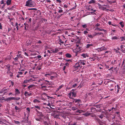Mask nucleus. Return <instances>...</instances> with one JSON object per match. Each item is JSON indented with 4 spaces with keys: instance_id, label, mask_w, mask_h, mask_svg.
Here are the masks:
<instances>
[{
    "instance_id": "1",
    "label": "nucleus",
    "mask_w": 125,
    "mask_h": 125,
    "mask_svg": "<svg viewBox=\"0 0 125 125\" xmlns=\"http://www.w3.org/2000/svg\"><path fill=\"white\" fill-rule=\"evenodd\" d=\"M25 6L30 7H34L35 6L34 2L31 0H28L26 2Z\"/></svg>"
},
{
    "instance_id": "2",
    "label": "nucleus",
    "mask_w": 125,
    "mask_h": 125,
    "mask_svg": "<svg viewBox=\"0 0 125 125\" xmlns=\"http://www.w3.org/2000/svg\"><path fill=\"white\" fill-rule=\"evenodd\" d=\"M107 49L105 47L103 46L100 48H98L96 49V50L98 52L103 51Z\"/></svg>"
},
{
    "instance_id": "3",
    "label": "nucleus",
    "mask_w": 125,
    "mask_h": 125,
    "mask_svg": "<svg viewBox=\"0 0 125 125\" xmlns=\"http://www.w3.org/2000/svg\"><path fill=\"white\" fill-rule=\"evenodd\" d=\"M81 63H80V62H79L77 63L74 66L75 68L76 69H78L80 67V68H81L82 66H81Z\"/></svg>"
},
{
    "instance_id": "4",
    "label": "nucleus",
    "mask_w": 125,
    "mask_h": 125,
    "mask_svg": "<svg viewBox=\"0 0 125 125\" xmlns=\"http://www.w3.org/2000/svg\"><path fill=\"white\" fill-rule=\"evenodd\" d=\"M75 89H73L71 91V93L72 94V96L73 97H75L76 96V93L75 92Z\"/></svg>"
},
{
    "instance_id": "5",
    "label": "nucleus",
    "mask_w": 125,
    "mask_h": 125,
    "mask_svg": "<svg viewBox=\"0 0 125 125\" xmlns=\"http://www.w3.org/2000/svg\"><path fill=\"white\" fill-rule=\"evenodd\" d=\"M5 68L7 70V73H9L10 70V65L9 64L7 65L6 66Z\"/></svg>"
},
{
    "instance_id": "6",
    "label": "nucleus",
    "mask_w": 125,
    "mask_h": 125,
    "mask_svg": "<svg viewBox=\"0 0 125 125\" xmlns=\"http://www.w3.org/2000/svg\"><path fill=\"white\" fill-rule=\"evenodd\" d=\"M24 94L25 96H30L32 95V94L31 93L28 94V92L27 91L25 92Z\"/></svg>"
},
{
    "instance_id": "7",
    "label": "nucleus",
    "mask_w": 125,
    "mask_h": 125,
    "mask_svg": "<svg viewBox=\"0 0 125 125\" xmlns=\"http://www.w3.org/2000/svg\"><path fill=\"white\" fill-rule=\"evenodd\" d=\"M14 98V97H9L7 98L6 99H5V101H10L11 100H13V99Z\"/></svg>"
},
{
    "instance_id": "8",
    "label": "nucleus",
    "mask_w": 125,
    "mask_h": 125,
    "mask_svg": "<svg viewBox=\"0 0 125 125\" xmlns=\"http://www.w3.org/2000/svg\"><path fill=\"white\" fill-rule=\"evenodd\" d=\"M73 102L75 103H79L81 102V100L80 99H73Z\"/></svg>"
},
{
    "instance_id": "9",
    "label": "nucleus",
    "mask_w": 125,
    "mask_h": 125,
    "mask_svg": "<svg viewBox=\"0 0 125 125\" xmlns=\"http://www.w3.org/2000/svg\"><path fill=\"white\" fill-rule=\"evenodd\" d=\"M11 0H7L6 3L7 5H10L11 4Z\"/></svg>"
},
{
    "instance_id": "10",
    "label": "nucleus",
    "mask_w": 125,
    "mask_h": 125,
    "mask_svg": "<svg viewBox=\"0 0 125 125\" xmlns=\"http://www.w3.org/2000/svg\"><path fill=\"white\" fill-rule=\"evenodd\" d=\"M121 51L122 52H124L125 51V46L123 45H121Z\"/></svg>"
},
{
    "instance_id": "11",
    "label": "nucleus",
    "mask_w": 125,
    "mask_h": 125,
    "mask_svg": "<svg viewBox=\"0 0 125 125\" xmlns=\"http://www.w3.org/2000/svg\"><path fill=\"white\" fill-rule=\"evenodd\" d=\"M36 110L38 112V115L39 116L41 117H43V115L42 113L39 112L37 111V109H36Z\"/></svg>"
},
{
    "instance_id": "12",
    "label": "nucleus",
    "mask_w": 125,
    "mask_h": 125,
    "mask_svg": "<svg viewBox=\"0 0 125 125\" xmlns=\"http://www.w3.org/2000/svg\"><path fill=\"white\" fill-rule=\"evenodd\" d=\"M3 90H5L4 91V94H5L7 92H9V88L6 89V88H4Z\"/></svg>"
},
{
    "instance_id": "13",
    "label": "nucleus",
    "mask_w": 125,
    "mask_h": 125,
    "mask_svg": "<svg viewBox=\"0 0 125 125\" xmlns=\"http://www.w3.org/2000/svg\"><path fill=\"white\" fill-rule=\"evenodd\" d=\"M33 102L35 103H40V101L37 100L36 99H35L33 100Z\"/></svg>"
},
{
    "instance_id": "14",
    "label": "nucleus",
    "mask_w": 125,
    "mask_h": 125,
    "mask_svg": "<svg viewBox=\"0 0 125 125\" xmlns=\"http://www.w3.org/2000/svg\"><path fill=\"white\" fill-rule=\"evenodd\" d=\"M98 30V31H104V32H105L106 31V30H104V29H100V28H98V27H97L95 29V30Z\"/></svg>"
},
{
    "instance_id": "15",
    "label": "nucleus",
    "mask_w": 125,
    "mask_h": 125,
    "mask_svg": "<svg viewBox=\"0 0 125 125\" xmlns=\"http://www.w3.org/2000/svg\"><path fill=\"white\" fill-rule=\"evenodd\" d=\"M35 85L34 84H31L28 87V88L29 90L31 89V88L33 87Z\"/></svg>"
},
{
    "instance_id": "16",
    "label": "nucleus",
    "mask_w": 125,
    "mask_h": 125,
    "mask_svg": "<svg viewBox=\"0 0 125 125\" xmlns=\"http://www.w3.org/2000/svg\"><path fill=\"white\" fill-rule=\"evenodd\" d=\"M51 51H52V52L54 53H57L58 51V49L56 48L54 50H51Z\"/></svg>"
},
{
    "instance_id": "17",
    "label": "nucleus",
    "mask_w": 125,
    "mask_h": 125,
    "mask_svg": "<svg viewBox=\"0 0 125 125\" xmlns=\"http://www.w3.org/2000/svg\"><path fill=\"white\" fill-rule=\"evenodd\" d=\"M96 1L94 0H91L88 3L91 4L92 3H95Z\"/></svg>"
},
{
    "instance_id": "18",
    "label": "nucleus",
    "mask_w": 125,
    "mask_h": 125,
    "mask_svg": "<svg viewBox=\"0 0 125 125\" xmlns=\"http://www.w3.org/2000/svg\"><path fill=\"white\" fill-rule=\"evenodd\" d=\"M16 94H18L20 93V92L19 90L17 89H15V91Z\"/></svg>"
},
{
    "instance_id": "19",
    "label": "nucleus",
    "mask_w": 125,
    "mask_h": 125,
    "mask_svg": "<svg viewBox=\"0 0 125 125\" xmlns=\"http://www.w3.org/2000/svg\"><path fill=\"white\" fill-rule=\"evenodd\" d=\"M102 34H103V33H102L101 32L95 33H94V36H96L97 35H100Z\"/></svg>"
},
{
    "instance_id": "20",
    "label": "nucleus",
    "mask_w": 125,
    "mask_h": 125,
    "mask_svg": "<svg viewBox=\"0 0 125 125\" xmlns=\"http://www.w3.org/2000/svg\"><path fill=\"white\" fill-rule=\"evenodd\" d=\"M78 109V108L77 107H73L72 108V110L73 111L76 110Z\"/></svg>"
},
{
    "instance_id": "21",
    "label": "nucleus",
    "mask_w": 125,
    "mask_h": 125,
    "mask_svg": "<svg viewBox=\"0 0 125 125\" xmlns=\"http://www.w3.org/2000/svg\"><path fill=\"white\" fill-rule=\"evenodd\" d=\"M93 44H88L86 45V47L87 48H89L90 46H93Z\"/></svg>"
},
{
    "instance_id": "22",
    "label": "nucleus",
    "mask_w": 125,
    "mask_h": 125,
    "mask_svg": "<svg viewBox=\"0 0 125 125\" xmlns=\"http://www.w3.org/2000/svg\"><path fill=\"white\" fill-rule=\"evenodd\" d=\"M81 56H83L84 58H85L86 56L88 57L87 54H85L84 53L82 54L81 55Z\"/></svg>"
},
{
    "instance_id": "23",
    "label": "nucleus",
    "mask_w": 125,
    "mask_h": 125,
    "mask_svg": "<svg viewBox=\"0 0 125 125\" xmlns=\"http://www.w3.org/2000/svg\"><path fill=\"white\" fill-rule=\"evenodd\" d=\"M91 114L88 112H87L86 113L84 114L83 115L86 116H88L89 115H90Z\"/></svg>"
},
{
    "instance_id": "24",
    "label": "nucleus",
    "mask_w": 125,
    "mask_h": 125,
    "mask_svg": "<svg viewBox=\"0 0 125 125\" xmlns=\"http://www.w3.org/2000/svg\"><path fill=\"white\" fill-rule=\"evenodd\" d=\"M66 57L68 58H70L71 57V54L69 53H67L66 54Z\"/></svg>"
},
{
    "instance_id": "25",
    "label": "nucleus",
    "mask_w": 125,
    "mask_h": 125,
    "mask_svg": "<svg viewBox=\"0 0 125 125\" xmlns=\"http://www.w3.org/2000/svg\"><path fill=\"white\" fill-rule=\"evenodd\" d=\"M83 112V111L82 110H78L76 111V112L81 113Z\"/></svg>"
},
{
    "instance_id": "26",
    "label": "nucleus",
    "mask_w": 125,
    "mask_h": 125,
    "mask_svg": "<svg viewBox=\"0 0 125 125\" xmlns=\"http://www.w3.org/2000/svg\"><path fill=\"white\" fill-rule=\"evenodd\" d=\"M120 24L121 25L122 27H123L124 26V23L122 22H121L120 23Z\"/></svg>"
},
{
    "instance_id": "27",
    "label": "nucleus",
    "mask_w": 125,
    "mask_h": 125,
    "mask_svg": "<svg viewBox=\"0 0 125 125\" xmlns=\"http://www.w3.org/2000/svg\"><path fill=\"white\" fill-rule=\"evenodd\" d=\"M35 107L38 109L39 110H40L41 109V107L40 106H35Z\"/></svg>"
},
{
    "instance_id": "28",
    "label": "nucleus",
    "mask_w": 125,
    "mask_h": 125,
    "mask_svg": "<svg viewBox=\"0 0 125 125\" xmlns=\"http://www.w3.org/2000/svg\"><path fill=\"white\" fill-rule=\"evenodd\" d=\"M120 38L121 39V41L125 40V37H120Z\"/></svg>"
},
{
    "instance_id": "29",
    "label": "nucleus",
    "mask_w": 125,
    "mask_h": 125,
    "mask_svg": "<svg viewBox=\"0 0 125 125\" xmlns=\"http://www.w3.org/2000/svg\"><path fill=\"white\" fill-rule=\"evenodd\" d=\"M14 122L16 124H19L20 123V122L19 121L14 120Z\"/></svg>"
},
{
    "instance_id": "30",
    "label": "nucleus",
    "mask_w": 125,
    "mask_h": 125,
    "mask_svg": "<svg viewBox=\"0 0 125 125\" xmlns=\"http://www.w3.org/2000/svg\"><path fill=\"white\" fill-rule=\"evenodd\" d=\"M79 62H80V63H81V66H82V64L83 65H84L85 64V63L82 62L81 60H80V61H79Z\"/></svg>"
},
{
    "instance_id": "31",
    "label": "nucleus",
    "mask_w": 125,
    "mask_h": 125,
    "mask_svg": "<svg viewBox=\"0 0 125 125\" xmlns=\"http://www.w3.org/2000/svg\"><path fill=\"white\" fill-rule=\"evenodd\" d=\"M29 82V81L28 80H26L24 81L23 83H27Z\"/></svg>"
},
{
    "instance_id": "32",
    "label": "nucleus",
    "mask_w": 125,
    "mask_h": 125,
    "mask_svg": "<svg viewBox=\"0 0 125 125\" xmlns=\"http://www.w3.org/2000/svg\"><path fill=\"white\" fill-rule=\"evenodd\" d=\"M43 85V84H42L41 85V88L42 89L43 88H46L47 87V86L44 85Z\"/></svg>"
},
{
    "instance_id": "33",
    "label": "nucleus",
    "mask_w": 125,
    "mask_h": 125,
    "mask_svg": "<svg viewBox=\"0 0 125 125\" xmlns=\"http://www.w3.org/2000/svg\"><path fill=\"white\" fill-rule=\"evenodd\" d=\"M63 86V85H61L60 86H59V88L57 89L58 90H59L60 89L62 88Z\"/></svg>"
},
{
    "instance_id": "34",
    "label": "nucleus",
    "mask_w": 125,
    "mask_h": 125,
    "mask_svg": "<svg viewBox=\"0 0 125 125\" xmlns=\"http://www.w3.org/2000/svg\"><path fill=\"white\" fill-rule=\"evenodd\" d=\"M118 39L117 37L116 36H114L112 38V40H117Z\"/></svg>"
},
{
    "instance_id": "35",
    "label": "nucleus",
    "mask_w": 125,
    "mask_h": 125,
    "mask_svg": "<svg viewBox=\"0 0 125 125\" xmlns=\"http://www.w3.org/2000/svg\"><path fill=\"white\" fill-rule=\"evenodd\" d=\"M98 5L99 6V8L100 9H101L102 8V6L99 3H98Z\"/></svg>"
},
{
    "instance_id": "36",
    "label": "nucleus",
    "mask_w": 125,
    "mask_h": 125,
    "mask_svg": "<svg viewBox=\"0 0 125 125\" xmlns=\"http://www.w3.org/2000/svg\"><path fill=\"white\" fill-rule=\"evenodd\" d=\"M28 10H37V9L36 8H29L28 9Z\"/></svg>"
},
{
    "instance_id": "37",
    "label": "nucleus",
    "mask_w": 125,
    "mask_h": 125,
    "mask_svg": "<svg viewBox=\"0 0 125 125\" xmlns=\"http://www.w3.org/2000/svg\"><path fill=\"white\" fill-rule=\"evenodd\" d=\"M95 106L97 108H100L101 107V105L100 104L96 105Z\"/></svg>"
},
{
    "instance_id": "38",
    "label": "nucleus",
    "mask_w": 125,
    "mask_h": 125,
    "mask_svg": "<svg viewBox=\"0 0 125 125\" xmlns=\"http://www.w3.org/2000/svg\"><path fill=\"white\" fill-rule=\"evenodd\" d=\"M98 116L100 118L102 119L103 118V116L102 114H101L100 115H98Z\"/></svg>"
},
{
    "instance_id": "39",
    "label": "nucleus",
    "mask_w": 125,
    "mask_h": 125,
    "mask_svg": "<svg viewBox=\"0 0 125 125\" xmlns=\"http://www.w3.org/2000/svg\"><path fill=\"white\" fill-rule=\"evenodd\" d=\"M14 99H13V100H19L20 99V98L19 97H17V98H15L14 97Z\"/></svg>"
},
{
    "instance_id": "40",
    "label": "nucleus",
    "mask_w": 125,
    "mask_h": 125,
    "mask_svg": "<svg viewBox=\"0 0 125 125\" xmlns=\"http://www.w3.org/2000/svg\"><path fill=\"white\" fill-rule=\"evenodd\" d=\"M5 100L4 99V97H0V100Z\"/></svg>"
},
{
    "instance_id": "41",
    "label": "nucleus",
    "mask_w": 125,
    "mask_h": 125,
    "mask_svg": "<svg viewBox=\"0 0 125 125\" xmlns=\"http://www.w3.org/2000/svg\"><path fill=\"white\" fill-rule=\"evenodd\" d=\"M5 90H3V89H1V90L0 91V94H2L4 92V91Z\"/></svg>"
},
{
    "instance_id": "42",
    "label": "nucleus",
    "mask_w": 125,
    "mask_h": 125,
    "mask_svg": "<svg viewBox=\"0 0 125 125\" xmlns=\"http://www.w3.org/2000/svg\"><path fill=\"white\" fill-rule=\"evenodd\" d=\"M112 63L113 64H115L116 63V62L115 60H114L113 61H112Z\"/></svg>"
},
{
    "instance_id": "43",
    "label": "nucleus",
    "mask_w": 125,
    "mask_h": 125,
    "mask_svg": "<svg viewBox=\"0 0 125 125\" xmlns=\"http://www.w3.org/2000/svg\"><path fill=\"white\" fill-rule=\"evenodd\" d=\"M43 123L44 125H48V123L46 122V121H44L43 122Z\"/></svg>"
},
{
    "instance_id": "44",
    "label": "nucleus",
    "mask_w": 125,
    "mask_h": 125,
    "mask_svg": "<svg viewBox=\"0 0 125 125\" xmlns=\"http://www.w3.org/2000/svg\"><path fill=\"white\" fill-rule=\"evenodd\" d=\"M15 109L17 110H19L20 109L17 106H15Z\"/></svg>"
},
{
    "instance_id": "45",
    "label": "nucleus",
    "mask_w": 125,
    "mask_h": 125,
    "mask_svg": "<svg viewBox=\"0 0 125 125\" xmlns=\"http://www.w3.org/2000/svg\"><path fill=\"white\" fill-rule=\"evenodd\" d=\"M88 37H90V38H93V36L91 35L88 34Z\"/></svg>"
},
{
    "instance_id": "46",
    "label": "nucleus",
    "mask_w": 125,
    "mask_h": 125,
    "mask_svg": "<svg viewBox=\"0 0 125 125\" xmlns=\"http://www.w3.org/2000/svg\"><path fill=\"white\" fill-rule=\"evenodd\" d=\"M77 85L75 83L74 84H73L72 85V87L73 88H74L76 86H77Z\"/></svg>"
},
{
    "instance_id": "47",
    "label": "nucleus",
    "mask_w": 125,
    "mask_h": 125,
    "mask_svg": "<svg viewBox=\"0 0 125 125\" xmlns=\"http://www.w3.org/2000/svg\"><path fill=\"white\" fill-rule=\"evenodd\" d=\"M72 94L71 93V91L70 92V93L68 94V96L70 97H71V96Z\"/></svg>"
},
{
    "instance_id": "48",
    "label": "nucleus",
    "mask_w": 125,
    "mask_h": 125,
    "mask_svg": "<svg viewBox=\"0 0 125 125\" xmlns=\"http://www.w3.org/2000/svg\"><path fill=\"white\" fill-rule=\"evenodd\" d=\"M45 82H49V83H46L47 84H48L49 85H50L51 84V83H50V82L49 81L46 80H45Z\"/></svg>"
},
{
    "instance_id": "49",
    "label": "nucleus",
    "mask_w": 125,
    "mask_h": 125,
    "mask_svg": "<svg viewBox=\"0 0 125 125\" xmlns=\"http://www.w3.org/2000/svg\"><path fill=\"white\" fill-rule=\"evenodd\" d=\"M82 27L83 28H86L87 27V26L86 24H84L82 25Z\"/></svg>"
},
{
    "instance_id": "50",
    "label": "nucleus",
    "mask_w": 125,
    "mask_h": 125,
    "mask_svg": "<svg viewBox=\"0 0 125 125\" xmlns=\"http://www.w3.org/2000/svg\"><path fill=\"white\" fill-rule=\"evenodd\" d=\"M59 41L62 44H63L64 43V42L62 41V40L61 39H60L59 40Z\"/></svg>"
},
{
    "instance_id": "51",
    "label": "nucleus",
    "mask_w": 125,
    "mask_h": 125,
    "mask_svg": "<svg viewBox=\"0 0 125 125\" xmlns=\"http://www.w3.org/2000/svg\"><path fill=\"white\" fill-rule=\"evenodd\" d=\"M101 9L102 10H105L106 9V8L104 7H103Z\"/></svg>"
},
{
    "instance_id": "52",
    "label": "nucleus",
    "mask_w": 125,
    "mask_h": 125,
    "mask_svg": "<svg viewBox=\"0 0 125 125\" xmlns=\"http://www.w3.org/2000/svg\"><path fill=\"white\" fill-rule=\"evenodd\" d=\"M47 105L50 106V108H52L51 107V104L50 103H48V104H47Z\"/></svg>"
},
{
    "instance_id": "53",
    "label": "nucleus",
    "mask_w": 125,
    "mask_h": 125,
    "mask_svg": "<svg viewBox=\"0 0 125 125\" xmlns=\"http://www.w3.org/2000/svg\"><path fill=\"white\" fill-rule=\"evenodd\" d=\"M8 74H9V75H10L11 77H12V73H11L10 72L9 73H8Z\"/></svg>"
},
{
    "instance_id": "54",
    "label": "nucleus",
    "mask_w": 125,
    "mask_h": 125,
    "mask_svg": "<svg viewBox=\"0 0 125 125\" xmlns=\"http://www.w3.org/2000/svg\"><path fill=\"white\" fill-rule=\"evenodd\" d=\"M100 26V24H99L98 23H97L95 25V26H97V27L99 26Z\"/></svg>"
},
{
    "instance_id": "55",
    "label": "nucleus",
    "mask_w": 125,
    "mask_h": 125,
    "mask_svg": "<svg viewBox=\"0 0 125 125\" xmlns=\"http://www.w3.org/2000/svg\"><path fill=\"white\" fill-rule=\"evenodd\" d=\"M58 12L59 13L62 12H63V10L62 9H60L59 10Z\"/></svg>"
},
{
    "instance_id": "56",
    "label": "nucleus",
    "mask_w": 125,
    "mask_h": 125,
    "mask_svg": "<svg viewBox=\"0 0 125 125\" xmlns=\"http://www.w3.org/2000/svg\"><path fill=\"white\" fill-rule=\"evenodd\" d=\"M77 48L79 49L80 50H81L82 49V47L79 45V47H78Z\"/></svg>"
},
{
    "instance_id": "57",
    "label": "nucleus",
    "mask_w": 125,
    "mask_h": 125,
    "mask_svg": "<svg viewBox=\"0 0 125 125\" xmlns=\"http://www.w3.org/2000/svg\"><path fill=\"white\" fill-rule=\"evenodd\" d=\"M18 57H15V58H14V59L15 60V61H17L18 59Z\"/></svg>"
},
{
    "instance_id": "58",
    "label": "nucleus",
    "mask_w": 125,
    "mask_h": 125,
    "mask_svg": "<svg viewBox=\"0 0 125 125\" xmlns=\"http://www.w3.org/2000/svg\"><path fill=\"white\" fill-rule=\"evenodd\" d=\"M62 116L64 119H65L66 118V116L65 115H62Z\"/></svg>"
},
{
    "instance_id": "59",
    "label": "nucleus",
    "mask_w": 125,
    "mask_h": 125,
    "mask_svg": "<svg viewBox=\"0 0 125 125\" xmlns=\"http://www.w3.org/2000/svg\"><path fill=\"white\" fill-rule=\"evenodd\" d=\"M17 56L18 57V58L19 57L20 58V57H21V56L20 55V54H19V55H17Z\"/></svg>"
},
{
    "instance_id": "60",
    "label": "nucleus",
    "mask_w": 125,
    "mask_h": 125,
    "mask_svg": "<svg viewBox=\"0 0 125 125\" xmlns=\"http://www.w3.org/2000/svg\"><path fill=\"white\" fill-rule=\"evenodd\" d=\"M117 89L119 90L120 89V88L119 86L118 85H117Z\"/></svg>"
},
{
    "instance_id": "61",
    "label": "nucleus",
    "mask_w": 125,
    "mask_h": 125,
    "mask_svg": "<svg viewBox=\"0 0 125 125\" xmlns=\"http://www.w3.org/2000/svg\"><path fill=\"white\" fill-rule=\"evenodd\" d=\"M53 116H54V117L55 118H58V117L59 116L58 115H56L54 116V115H53Z\"/></svg>"
},
{
    "instance_id": "62",
    "label": "nucleus",
    "mask_w": 125,
    "mask_h": 125,
    "mask_svg": "<svg viewBox=\"0 0 125 125\" xmlns=\"http://www.w3.org/2000/svg\"><path fill=\"white\" fill-rule=\"evenodd\" d=\"M38 58H40L41 57V56L40 55H39L37 56Z\"/></svg>"
},
{
    "instance_id": "63",
    "label": "nucleus",
    "mask_w": 125,
    "mask_h": 125,
    "mask_svg": "<svg viewBox=\"0 0 125 125\" xmlns=\"http://www.w3.org/2000/svg\"><path fill=\"white\" fill-rule=\"evenodd\" d=\"M56 1L57 2H58L60 3L62 2L60 0H57Z\"/></svg>"
},
{
    "instance_id": "64",
    "label": "nucleus",
    "mask_w": 125,
    "mask_h": 125,
    "mask_svg": "<svg viewBox=\"0 0 125 125\" xmlns=\"http://www.w3.org/2000/svg\"><path fill=\"white\" fill-rule=\"evenodd\" d=\"M1 4H4V1L3 0H2L1 1Z\"/></svg>"
}]
</instances>
